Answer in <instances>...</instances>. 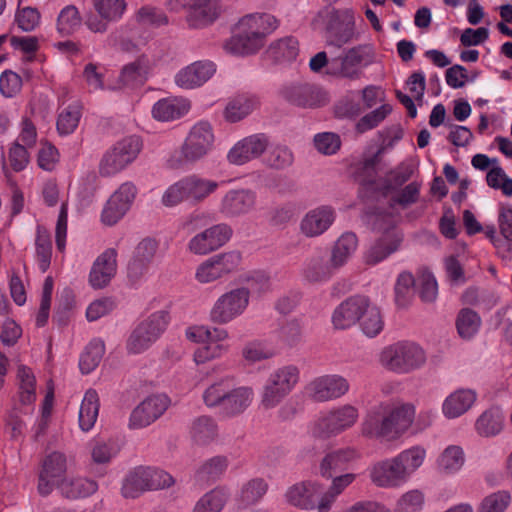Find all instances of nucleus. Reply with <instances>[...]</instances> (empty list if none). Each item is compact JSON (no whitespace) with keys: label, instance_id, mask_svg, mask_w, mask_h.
<instances>
[{"label":"nucleus","instance_id":"obj_1","mask_svg":"<svg viewBox=\"0 0 512 512\" xmlns=\"http://www.w3.org/2000/svg\"><path fill=\"white\" fill-rule=\"evenodd\" d=\"M415 414V406L411 403L381 402L367 411L361 433L369 439L396 441L412 427Z\"/></svg>","mask_w":512,"mask_h":512},{"label":"nucleus","instance_id":"obj_2","mask_svg":"<svg viewBox=\"0 0 512 512\" xmlns=\"http://www.w3.org/2000/svg\"><path fill=\"white\" fill-rule=\"evenodd\" d=\"M427 361L425 350L413 341H398L384 347L379 363L395 374H409L421 369Z\"/></svg>","mask_w":512,"mask_h":512},{"label":"nucleus","instance_id":"obj_3","mask_svg":"<svg viewBox=\"0 0 512 512\" xmlns=\"http://www.w3.org/2000/svg\"><path fill=\"white\" fill-rule=\"evenodd\" d=\"M219 188V182L199 176L188 175L170 185L162 196V203L167 207L182 202L197 205L204 202Z\"/></svg>","mask_w":512,"mask_h":512},{"label":"nucleus","instance_id":"obj_4","mask_svg":"<svg viewBox=\"0 0 512 512\" xmlns=\"http://www.w3.org/2000/svg\"><path fill=\"white\" fill-rule=\"evenodd\" d=\"M300 369L294 364H287L272 370L260 391V407L270 410L277 407L297 386Z\"/></svg>","mask_w":512,"mask_h":512},{"label":"nucleus","instance_id":"obj_5","mask_svg":"<svg viewBox=\"0 0 512 512\" xmlns=\"http://www.w3.org/2000/svg\"><path fill=\"white\" fill-rule=\"evenodd\" d=\"M359 418L358 409L345 404L330 409L321 415L311 426L310 433L315 438L327 439L337 436L355 425Z\"/></svg>","mask_w":512,"mask_h":512},{"label":"nucleus","instance_id":"obj_6","mask_svg":"<svg viewBox=\"0 0 512 512\" xmlns=\"http://www.w3.org/2000/svg\"><path fill=\"white\" fill-rule=\"evenodd\" d=\"M214 133L208 121L201 120L195 123L181 147L180 158L173 166L181 167L185 164H194L204 158L213 148Z\"/></svg>","mask_w":512,"mask_h":512},{"label":"nucleus","instance_id":"obj_7","mask_svg":"<svg viewBox=\"0 0 512 512\" xmlns=\"http://www.w3.org/2000/svg\"><path fill=\"white\" fill-rule=\"evenodd\" d=\"M250 304L249 288L236 287L221 294L209 312L211 322L224 325L245 313Z\"/></svg>","mask_w":512,"mask_h":512},{"label":"nucleus","instance_id":"obj_8","mask_svg":"<svg viewBox=\"0 0 512 512\" xmlns=\"http://www.w3.org/2000/svg\"><path fill=\"white\" fill-rule=\"evenodd\" d=\"M169 323L166 311H157L142 321L127 340V350L139 354L147 350L164 333Z\"/></svg>","mask_w":512,"mask_h":512},{"label":"nucleus","instance_id":"obj_9","mask_svg":"<svg viewBox=\"0 0 512 512\" xmlns=\"http://www.w3.org/2000/svg\"><path fill=\"white\" fill-rule=\"evenodd\" d=\"M241 261L242 255L238 251L216 254L197 267L195 278L202 284L214 282L234 272Z\"/></svg>","mask_w":512,"mask_h":512},{"label":"nucleus","instance_id":"obj_10","mask_svg":"<svg viewBox=\"0 0 512 512\" xmlns=\"http://www.w3.org/2000/svg\"><path fill=\"white\" fill-rule=\"evenodd\" d=\"M280 96L290 105L299 108L314 109L324 106L328 99L318 86L307 82H290L283 85Z\"/></svg>","mask_w":512,"mask_h":512},{"label":"nucleus","instance_id":"obj_11","mask_svg":"<svg viewBox=\"0 0 512 512\" xmlns=\"http://www.w3.org/2000/svg\"><path fill=\"white\" fill-rule=\"evenodd\" d=\"M350 389L348 380L339 374H324L313 378L305 387L307 396L314 402L333 401Z\"/></svg>","mask_w":512,"mask_h":512},{"label":"nucleus","instance_id":"obj_12","mask_svg":"<svg viewBox=\"0 0 512 512\" xmlns=\"http://www.w3.org/2000/svg\"><path fill=\"white\" fill-rule=\"evenodd\" d=\"M69 460L59 451L49 453L42 462L38 479V491L41 495H49L67 478Z\"/></svg>","mask_w":512,"mask_h":512},{"label":"nucleus","instance_id":"obj_13","mask_svg":"<svg viewBox=\"0 0 512 512\" xmlns=\"http://www.w3.org/2000/svg\"><path fill=\"white\" fill-rule=\"evenodd\" d=\"M256 204L255 191L246 188L230 189L221 197L218 212L226 219L240 218L254 211Z\"/></svg>","mask_w":512,"mask_h":512},{"label":"nucleus","instance_id":"obj_14","mask_svg":"<svg viewBox=\"0 0 512 512\" xmlns=\"http://www.w3.org/2000/svg\"><path fill=\"white\" fill-rule=\"evenodd\" d=\"M92 4L97 15L88 14L85 25L93 33H105L108 23L122 19L127 9L125 0H92Z\"/></svg>","mask_w":512,"mask_h":512},{"label":"nucleus","instance_id":"obj_15","mask_svg":"<svg viewBox=\"0 0 512 512\" xmlns=\"http://www.w3.org/2000/svg\"><path fill=\"white\" fill-rule=\"evenodd\" d=\"M167 8L172 12H185L191 28H202L211 24L217 17L211 0H167Z\"/></svg>","mask_w":512,"mask_h":512},{"label":"nucleus","instance_id":"obj_16","mask_svg":"<svg viewBox=\"0 0 512 512\" xmlns=\"http://www.w3.org/2000/svg\"><path fill=\"white\" fill-rule=\"evenodd\" d=\"M356 38L355 15L350 9H332L327 22V41L341 47Z\"/></svg>","mask_w":512,"mask_h":512},{"label":"nucleus","instance_id":"obj_17","mask_svg":"<svg viewBox=\"0 0 512 512\" xmlns=\"http://www.w3.org/2000/svg\"><path fill=\"white\" fill-rule=\"evenodd\" d=\"M232 235V229L225 223L213 225L197 234L188 242V250L195 255H207L224 246Z\"/></svg>","mask_w":512,"mask_h":512},{"label":"nucleus","instance_id":"obj_18","mask_svg":"<svg viewBox=\"0 0 512 512\" xmlns=\"http://www.w3.org/2000/svg\"><path fill=\"white\" fill-rule=\"evenodd\" d=\"M137 188L132 182H125L110 196L101 215L105 225L113 226L130 210Z\"/></svg>","mask_w":512,"mask_h":512},{"label":"nucleus","instance_id":"obj_19","mask_svg":"<svg viewBox=\"0 0 512 512\" xmlns=\"http://www.w3.org/2000/svg\"><path fill=\"white\" fill-rule=\"evenodd\" d=\"M269 144L270 139L264 133L249 135L234 144L227 154V159L231 164L243 165L261 157Z\"/></svg>","mask_w":512,"mask_h":512},{"label":"nucleus","instance_id":"obj_20","mask_svg":"<svg viewBox=\"0 0 512 512\" xmlns=\"http://www.w3.org/2000/svg\"><path fill=\"white\" fill-rule=\"evenodd\" d=\"M169 404V398L163 394L147 397L132 411L129 427L139 429L150 425L167 410Z\"/></svg>","mask_w":512,"mask_h":512},{"label":"nucleus","instance_id":"obj_21","mask_svg":"<svg viewBox=\"0 0 512 512\" xmlns=\"http://www.w3.org/2000/svg\"><path fill=\"white\" fill-rule=\"evenodd\" d=\"M336 211L330 205H320L307 211L299 223V230L307 238L324 234L334 223Z\"/></svg>","mask_w":512,"mask_h":512},{"label":"nucleus","instance_id":"obj_22","mask_svg":"<svg viewBox=\"0 0 512 512\" xmlns=\"http://www.w3.org/2000/svg\"><path fill=\"white\" fill-rule=\"evenodd\" d=\"M322 484L317 481H302L290 486L285 494V501L301 510H317Z\"/></svg>","mask_w":512,"mask_h":512},{"label":"nucleus","instance_id":"obj_23","mask_svg":"<svg viewBox=\"0 0 512 512\" xmlns=\"http://www.w3.org/2000/svg\"><path fill=\"white\" fill-rule=\"evenodd\" d=\"M370 56V49L367 46H356L345 52L343 56L330 60L329 73L334 76L355 78L358 74V67Z\"/></svg>","mask_w":512,"mask_h":512},{"label":"nucleus","instance_id":"obj_24","mask_svg":"<svg viewBox=\"0 0 512 512\" xmlns=\"http://www.w3.org/2000/svg\"><path fill=\"white\" fill-rule=\"evenodd\" d=\"M413 174L409 164H400L388 172L385 177L377 180H364L365 189L369 192L379 193L383 196L393 195Z\"/></svg>","mask_w":512,"mask_h":512},{"label":"nucleus","instance_id":"obj_25","mask_svg":"<svg viewBox=\"0 0 512 512\" xmlns=\"http://www.w3.org/2000/svg\"><path fill=\"white\" fill-rule=\"evenodd\" d=\"M117 256L116 249L108 248L95 259L89 273V283L93 288L102 289L115 277Z\"/></svg>","mask_w":512,"mask_h":512},{"label":"nucleus","instance_id":"obj_26","mask_svg":"<svg viewBox=\"0 0 512 512\" xmlns=\"http://www.w3.org/2000/svg\"><path fill=\"white\" fill-rule=\"evenodd\" d=\"M404 235L401 231H392L382 234L375 239L364 253V261L368 265H377L397 252L403 242Z\"/></svg>","mask_w":512,"mask_h":512},{"label":"nucleus","instance_id":"obj_27","mask_svg":"<svg viewBox=\"0 0 512 512\" xmlns=\"http://www.w3.org/2000/svg\"><path fill=\"white\" fill-rule=\"evenodd\" d=\"M369 477L376 486L384 488H396L408 481L394 457L373 464Z\"/></svg>","mask_w":512,"mask_h":512},{"label":"nucleus","instance_id":"obj_28","mask_svg":"<svg viewBox=\"0 0 512 512\" xmlns=\"http://www.w3.org/2000/svg\"><path fill=\"white\" fill-rule=\"evenodd\" d=\"M216 72L211 61H196L181 69L175 75V83L183 89H194L207 82Z\"/></svg>","mask_w":512,"mask_h":512},{"label":"nucleus","instance_id":"obj_29","mask_svg":"<svg viewBox=\"0 0 512 512\" xmlns=\"http://www.w3.org/2000/svg\"><path fill=\"white\" fill-rule=\"evenodd\" d=\"M360 457V453L353 447L340 448L327 453L320 461L318 472L324 479L333 478L343 471L346 466Z\"/></svg>","mask_w":512,"mask_h":512},{"label":"nucleus","instance_id":"obj_30","mask_svg":"<svg viewBox=\"0 0 512 512\" xmlns=\"http://www.w3.org/2000/svg\"><path fill=\"white\" fill-rule=\"evenodd\" d=\"M367 307V297L354 296L343 301L332 314V323L337 329H347L359 322L363 309Z\"/></svg>","mask_w":512,"mask_h":512},{"label":"nucleus","instance_id":"obj_31","mask_svg":"<svg viewBox=\"0 0 512 512\" xmlns=\"http://www.w3.org/2000/svg\"><path fill=\"white\" fill-rule=\"evenodd\" d=\"M330 479V485L325 490L322 489L317 504V512H329L337 498L356 480V474H339Z\"/></svg>","mask_w":512,"mask_h":512},{"label":"nucleus","instance_id":"obj_32","mask_svg":"<svg viewBox=\"0 0 512 512\" xmlns=\"http://www.w3.org/2000/svg\"><path fill=\"white\" fill-rule=\"evenodd\" d=\"M336 270L338 269L332 265L331 259L314 255L305 261L302 275L309 283H324L330 280Z\"/></svg>","mask_w":512,"mask_h":512},{"label":"nucleus","instance_id":"obj_33","mask_svg":"<svg viewBox=\"0 0 512 512\" xmlns=\"http://www.w3.org/2000/svg\"><path fill=\"white\" fill-rule=\"evenodd\" d=\"M259 105L260 101L255 95H237L227 103L224 118L230 123L239 122L256 110Z\"/></svg>","mask_w":512,"mask_h":512},{"label":"nucleus","instance_id":"obj_34","mask_svg":"<svg viewBox=\"0 0 512 512\" xmlns=\"http://www.w3.org/2000/svg\"><path fill=\"white\" fill-rule=\"evenodd\" d=\"M398 218L399 213L395 212V208L390 202L387 209L377 207L366 214L367 223L374 231L381 233V235L392 231H400L396 227Z\"/></svg>","mask_w":512,"mask_h":512},{"label":"nucleus","instance_id":"obj_35","mask_svg":"<svg viewBox=\"0 0 512 512\" xmlns=\"http://www.w3.org/2000/svg\"><path fill=\"white\" fill-rule=\"evenodd\" d=\"M264 44L259 36L249 33L248 30L239 29L225 44V49L234 55H248L257 52Z\"/></svg>","mask_w":512,"mask_h":512},{"label":"nucleus","instance_id":"obj_36","mask_svg":"<svg viewBox=\"0 0 512 512\" xmlns=\"http://www.w3.org/2000/svg\"><path fill=\"white\" fill-rule=\"evenodd\" d=\"M189 102L184 98H165L157 101L153 108V117L160 121H171L188 112Z\"/></svg>","mask_w":512,"mask_h":512},{"label":"nucleus","instance_id":"obj_37","mask_svg":"<svg viewBox=\"0 0 512 512\" xmlns=\"http://www.w3.org/2000/svg\"><path fill=\"white\" fill-rule=\"evenodd\" d=\"M253 398L254 392L251 387L242 386L232 389L231 386L221 410L227 416L241 414L250 406Z\"/></svg>","mask_w":512,"mask_h":512},{"label":"nucleus","instance_id":"obj_38","mask_svg":"<svg viewBox=\"0 0 512 512\" xmlns=\"http://www.w3.org/2000/svg\"><path fill=\"white\" fill-rule=\"evenodd\" d=\"M277 26L278 22L273 15L256 13L243 17L238 24V29L248 30L249 33L255 34L264 40Z\"/></svg>","mask_w":512,"mask_h":512},{"label":"nucleus","instance_id":"obj_39","mask_svg":"<svg viewBox=\"0 0 512 512\" xmlns=\"http://www.w3.org/2000/svg\"><path fill=\"white\" fill-rule=\"evenodd\" d=\"M504 425V413L496 406L485 410L475 422L476 432L483 437H492L499 434Z\"/></svg>","mask_w":512,"mask_h":512},{"label":"nucleus","instance_id":"obj_40","mask_svg":"<svg viewBox=\"0 0 512 512\" xmlns=\"http://www.w3.org/2000/svg\"><path fill=\"white\" fill-rule=\"evenodd\" d=\"M190 437L197 445H208L218 437V425L209 416L194 419L190 426Z\"/></svg>","mask_w":512,"mask_h":512},{"label":"nucleus","instance_id":"obj_41","mask_svg":"<svg viewBox=\"0 0 512 512\" xmlns=\"http://www.w3.org/2000/svg\"><path fill=\"white\" fill-rule=\"evenodd\" d=\"M17 384L19 402L30 408L36 400V378L33 371L20 364L17 367Z\"/></svg>","mask_w":512,"mask_h":512},{"label":"nucleus","instance_id":"obj_42","mask_svg":"<svg viewBox=\"0 0 512 512\" xmlns=\"http://www.w3.org/2000/svg\"><path fill=\"white\" fill-rule=\"evenodd\" d=\"M298 52V41L292 36H287L272 42L266 54L275 63H284L295 60Z\"/></svg>","mask_w":512,"mask_h":512},{"label":"nucleus","instance_id":"obj_43","mask_svg":"<svg viewBox=\"0 0 512 512\" xmlns=\"http://www.w3.org/2000/svg\"><path fill=\"white\" fill-rule=\"evenodd\" d=\"M358 246V239L352 232L343 233L338 240L335 242L332 252L331 261L334 267L339 269L345 265L348 259L356 251Z\"/></svg>","mask_w":512,"mask_h":512},{"label":"nucleus","instance_id":"obj_44","mask_svg":"<svg viewBox=\"0 0 512 512\" xmlns=\"http://www.w3.org/2000/svg\"><path fill=\"white\" fill-rule=\"evenodd\" d=\"M416 279L412 273L403 271L398 274L394 285V299L398 308L406 309L414 299Z\"/></svg>","mask_w":512,"mask_h":512},{"label":"nucleus","instance_id":"obj_45","mask_svg":"<svg viewBox=\"0 0 512 512\" xmlns=\"http://www.w3.org/2000/svg\"><path fill=\"white\" fill-rule=\"evenodd\" d=\"M99 397L95 390L86 391L79 410V426L89 431L95 424L99 413Z\"/></svg>","mask_w":512,"mask_h":512},{"label":"nucleus","instance_id":"obj_46","mask_svg":"<svg viewBox=\"0 0 512 512\" xmlns=\"http://www.w3.org/2000/svg\"><path fill=\"white\" fill-rule=\"evenodd\" d=\"M361 330L370 337H376L384 328V320L380 308L367 298V307L363 309L359 320Z\"/></svg>","mask_w":512,"mask_h":512},{"label":"nucleus","instance_id":"obj_47","mask_svg":"<svg viewBox=\"0 0 512 512\" xmlns=\"http://www.w3.org/2000/svg\"><path fill=\"white\" fill-rule=\"evenodd\" d=\"M426 457V451L420 446H413L409 449L403 450L397 456L394 457L397 464L408 480L411 475L418 470Z\"/></svg>","mask_w":512,"mask_h":512},{"label":"nucleus","instance_id":"obj_48","mask_svg":"<svg viewBox=\"0 0 512 512\" xmlns=\"http://www.w3.org/2000/svg\"><path fill=\"white\" fill-rule=\"evenodd\" d=\"M97 488L95 481L79 477L66 478L57 489L66 498L77 499L90 496Z\"/></svg>","mask_w":512,"mask_h":512},{"label":"nucleus","instance_id":"obj_49","mask_svg":"<svg viewBox=\"0 0 512 512\" xmlns=\"http://www.w3.org/2000/svg\"><path fill=\"white\" fill-rule=\"evenodd\" d=\"M481 323V317L476 311L463 308L457 315L455 325L458 335L464 340H470L479 332Z\"/></svg>","mask_w":512,"mask_h":512},{"label":"nucleus","instance_id":"obj_50","mask_svg":"<svg viewBox=\"0 0 512 512\" xmlns=\"http://www.w3.org/2000/svg\"><path fill=\"white\" fill-rule=\"evenodd\" d=\"M268 490L267 482L262 478H253L243 484L237 501L239 507L245 508L259 502Z\"/></svg>","mask_w":512,"mask_h":512},{"label":"nucleus","instance_id":"obj_51","mask_svg":"<svg viewBox=\"0 0 512 512\" xmlns=\"http://www.w3.org/2000/svg\"><path fill=\"white\" fill-rule=\"evenodd\" d=\"M148 488L147 467H137L124 479L122 494L126 498H136Z\"/></svg>","mask_w":512,"mask_h":512},{"label":"nucleus","instance_id":"obj_52","mask_svg":"<svg viewBox=\"0 0 512 512\" xmlns=\"http://www.w3.org/2000/svg\"><path fill=\"white\" fill-rule=\"evenodd\" d=\"M82 116V105L74 102L65 107L57 118V131L60 135L66 136L72 134L78 127Z\"/></svg>","mask_w":512,"mask_h":512},{"label":"nucleus","instance_id":"obj_53","mask_svg":"<svg viewBox=\"0 0 512 512\" xmlns=\"http://www.w3.org/2000/svg\"><path fill=\"white\" fill-rule=\"evenodd\" d=\"M477 400V393L470 388H461L450 394V418H457L469 411Z\"/></svg>","mask_w":512,"mask_h":512},{"label":"nucleus","instance_id":"obj_54","mask_svg":"<svg viewBox=\"0 0 512 512\" xmlns=\"http://www.w3.org/2000/svg\"><path fill=\"white\" fill-rule=\"evenodd\" d=\"M105 353V344L100 339H93L81 354L79 368L83 374L92 372L101 362Z\"/></svg>","mask_w":512,"mask_h":512},{"label":"nucleus","instance_id":"obj_55","mask_svg":"<svg viewBox=\"0 0 512 512\" xmlns=\"http://www.w3.org/2000/svg\"><path fill=\"white\" fill-rule=\"evenodd\" d=\"M131 162L121 151L113 145L103 155L99 164V173L102 176H112L124 170Z\"/></svg>","mask_w":512,"mask_h":512},{"label":"nucleus","instance_id":"obj_56","mask_svg":"<svg viewBox=\"0 0 512 512\" xmlns=\"http://www.w3.org/2000/svg\"><path fill=\"white\" fill-rule=\"evenodd\" d=\"M131 162L121 151L113 145L103 155L99 164V173L102 176H112L124 170Z\"/></svg>","mask_w":512,"mask_h":512},{"label":"nucleus","instance_id":"obj_57","mask_svg":"<svg viewBox=\"0 0 512 512\" xmlns=\"http://www.w3.org/2000/svg\"><path fill=\"white\" fill-rule=\"evenodd\" d=\"M229 493L224 488H215L205 493L195 504L193 512H220L227 499Z\"/></svg>","mask_w":512,"mask_h":512},{"label":"nucleus","instance_id":"obj_58","mask_svg":"<svg viewBox=\"0 0 512 512\" xmlns=\"http://www.w3.org/2000/svg\"><path fill=\"white\" fill-rule=\"evenodd\" d=\"M147 73L148 61L139 58L123 67L119 79L124 86L135 87L145 82Z\"/></svg>","mask_w":512,"mask_h":512},{"label":"nucleus","instance_id":"obj_59","mask_svg":"<svg viewBox=\"0 0 512 512\" xmlns=\"http://www.w3.org/2000/svg\"><path fill=\"white\" fill-rule=\"evenodd\" d=\"M231 385V381L227 378L219 379L210 384L202 395L205 405L209 408H222Z\"/></svg>","mask_w":512,"mask_h":512},{"label":"nucleus","instance_id":"obj_60","mask_svg":"<svg viewBox=\"0 0 512 512\" xmlns=\"http://www.w3.org/2000/svg\"><path fill=\"white\" fill-rule=\"evenodd\" d=\"M228 460L224 456H215L206 460L195 473L199 481H213L218 479L227 469Z\"/></svg>","mask_w":512,"mask_h":512},{"label":"nucleus","instance_id":"obj_61","mask_svg":"<svg viewBox=\"0 0 512 512\" xmlns=\"http://www.w3.org/2000/svg\"><path fill=\"white\" fill-rule=\"evenodd\" d=\"M35 250L39 269L46 272L51 263L52 243L48 231L41 227L37 228Z\"/></svg>","mask_w":512,"mask_h":512},{"label":"nucleus","instance_id":"obj_62","mask_svg":"<svg viewBox=\"0 0 512 512\" xmlns=\"http://www.w3.org/2000/svg\"><path fill=\"white\" fill-rule=\"evenodd\" d=\"M81 16L79 10L74 5L65 6L57 18V31L68 36L74 33L81 25Z\"/></svg>","mask_w":512,"mask_h":512},{"label":"nucleus","instance_id":"obj_63","mask_svg":"<svg viewBox=\"0 0 512 512\" xmlns=\"http://www.w3.org/2000/svg\"><path fill=\"white\" fill-rule=\"evenodd\" d=\"M486 182L490 188L501 190L505 196H512V178L506 174L499 163L488 170Z\"/></svg>","mask_w":512,"mask_h":512},{"label":"nucleus","instance_id":"obj_64","mask_svg":"<svg viewBox=\"0 0 512 512\" xmlns=\"http://www.w3.org/2000/svg\"><path fill=\"white\" fill-rule=\"evenodd\" d=\"M510 502V492L498 490L483 498L477 512H505Z\"/></svg>","mask_w":512,"mask_h":512}]
</instances>
